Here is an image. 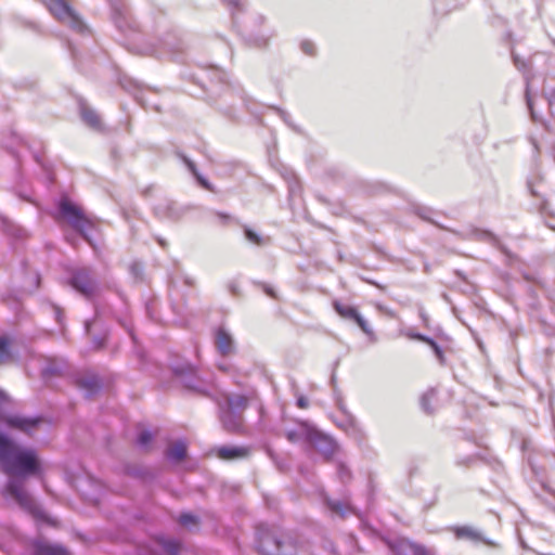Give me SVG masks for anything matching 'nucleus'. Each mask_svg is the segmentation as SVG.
Here are the masks:
<instances>
[{"label":"nucleus","mask_w":555,"mask_h":555,"mask_svg":"<svg viewBox=\"0 0 555 555\" xmlns=\"http://www.w3.org/2000/svg\"><path fill=\"white\" fill-rule=\"evenodd\" d=\"M333 308L341 318L356 322L371 340H374V333L367 321L359 313L357 308L341 304L338 300L333 301Z\"/></svg>","instance_id":"nucleus-11"},{"label":"nucleus","mask_w":555,"mask_h":555,"mask_svg":"<svg viewBox=\"0 0 555 555\" xmlns=\"http://www.w3.org/2000/svg\"><path fill=\"white\" fill-rule=\"evenodd\" d=\"M0 421L10 428L17 429L24 434L30 435L33 430L38 427L41 418L37 416H23L18 414H3L0 416Z\"/></svg>","instance_id":"nucleus-12"},{"label":"nucleus","mask_w":555,"mask_h":555,"mask_svg":"<svg viewBox=\"0 0 555 555\" xmlns=\"http://www.w3.org/2000/svg\"><path fill=\"white\" fill-rule=\"evenodd\" d=\"M172 373L185 389L198 396L210 397L211 384L199 376L192 364H177L172 366Z\"/></svg>","instance_id":"nucleus-4"},{"label":"nucleus","mask_w":555,"mask_h":555,"mask_svg":"<svg viewBox=\"0 0 555 555\" xmlns=\"http://www.w3.org/2000/svg\"><path fill=\"white\" fill-rule=\"evenodd\" d=\"M156 240H157L158 244H159L162 247H166V246H167V242H166L164 238H162V237H157Z\"/></svg>","instance_id":"nucleus-60"},{"label":"nucleus","mask_w":555,"mask_h":555,"mask_svg":"<svg viewBox=\"0 0 555 555\" xmlns=\"http://www.w3.org/2000/svg\"><path fill=\"white\" fill-rule=\"evenodd\" d=\"M428 346L433 349V351H434L436 358L438 359V361L440 362V364H444V354H443L441 347L437 344V341L431 338V340H429V343H428Z\"/></svg>","instance_id":"nucleus-39"},{"label":"nucleus","mask_w":555,"mask_h":555,"mask_svg":"<svg viewBox=\"0 0 555 555\" xmlns=\"http://www.w3.org/2000/svg\"><path fill=\"white\" fill-rule=\"evenodd\" d=\"M230 291L233 295H236L238 292L237 286L234 283L230 285Z\"/></svg>","instance_id":"nucleus-58"},{"label":"nucleus","mask_w":555,"mask_h":555,"mask_svg":"<svg viewBox=\"0 0 555 555\" xmlns=\"http://www.w3.org/2000/svg\"><path fill=\"white\" fill-rule=\"evenodd\" d=\"M121 86L132 91L131 88L133 87V95L134 99L145 108H153L156 112H159V105L151 103L146 96V93H150L151 91L149 89H143L137 81H133L131 79H128L126 81H121Z\"/></svg>","instance_id":"nucleus-19"},{"label":"nucleus","mask_w":555,"mask_h":555,"mask_svg":"<svg viewBox=\"0 0 555 555\" xmlns=\"http://www.w3.org/2000/svg\"><path fill=\"white\" fill-rule=\"evenodd\" d=\"M85 332L86 334H89L90 330H91V325H92V321L91 320H86L85 323Z\"/></svg>","instance_id":"nucleus-54"},{"label":"nucleus","mask_w":555,"mask_h":555,"mask_svg":"<svg viewBox=\"0 0 555 555\" xmlns=\"http://www.w3.org/2000/svg\"><path fill=\"white\" fill-rule=\"evenodd\" d=\"M296 404H297V406H298V408H300V409H306V408H308V405H309V401H308V399H307L306 397H304V396H299V397L297 398Z\"/></svg>","instance_id":"nucleus-48"},{"label":"nucleus","mask_w":555,"mask_h":555,"mask_svg":"<svg viewBox=\"0 0 555 555\" xmlns=\"http://www.w3.org/2000/svg\"><path fill=\"white\" fill-rule=\"evenodd\" d=\"M166 456L170 461L181 462L186 457V444L178 441L166 450Z\"/></svg>","instance_id":"nucleus-28"},{"label":"nucleus","mask_w":555,"mask_h":555,"mask_svg":"<svg viewBox=\"0 0 555 555\" xmlns=\"http://www.w3.org/2000/svg\"><path fill=\"white\" fill-rule=\"evenodd\" d=\"M525 81H526V91H525L526 103H527V106L530 112L532 120H538L539 118L533 108V101H532L531 91H530L531 78L528 74H525Z\"/></svg>","instance_id":"nucleus-32"},{"label":"nucleus","mask_w":555,"mask_h":555,"mask_svg":"<svg viewBox=\"0 0 555 555\" xmlns=\"http://www.w3.org/2000/svg\"><path fill=\"white\" fill-rule=\"evenodd\" d=\"M0 465L10 477L5 491L16 503L33 515L40 514V507L25 490V479L42 472V464L34 448L17 444L10 437L0 438Z\"/></svg>","instance_id":"nucleus-1"},{"label":"nucleus","mask_w":555,"mask_h":555,"mask_svg":"<svg viewBox=\"0 0 555 555\" xmlns=\"http://www.w3.org/2000/svg\"><path fill=\"white\" fill-rule=\"evenodd\" d=\"M256 545L263 555H298L295 537L266 525L256 528Z\"/></svg>","instance_id":"nucleus-2"},{"label":"nucleus","mask_w":555,"mask_h":555,"mask_svg":"<svg viewBox=\"0 0 555 555\" xmlns=\"http://www.w3.org/2000/svg\"><path fill=\"white\" fill-rule=\"evenodd\" d=\"M80 116L82 120L92 129L100 130L101 129V118L98 113L89 107L87 104H80Z\"/></svg>","instance_id":"nucleus-26"},{"label":"nucleus","mask_w":555,"mask_h":555,"mask_svg":"<svg viewBox=\"0 0 555 555\" xmlns=\"http://www.w3.org/2000/svg\"><path fill=\"white\" fill-rule=\"evenodd\" d=\"M217 216L222 220L223 223L233 219L230 215L224 212H217Z\"/></svg>","instance_id":"nucleus-53"},{"label":"nucleus","mask_w":555,"mask_h":555,"mask_svg":"<svg viewBox=\"0 0 555 555\" xmlns=\"http://www.w3.org/2000/svg\"><path fill=\"white\" fill-rule=\"evenodd\" d=\"M31 550L33 555H69L64 546L39 540L31 543Z\"/></svg>","instance_id":"nucleus-20"},{"label":"nucleus","mask_w":555,"mask_h":555,"mask_svg":"<svg viewBox=\"0 0 555 555\" xmlns=\"http://www.w3.org/2000/svg\"><path fill=\"white\" fill-rule=\"evenodd\" d=\"M451 531L457 540H467L475 543L482 542L487 545H494L492 541L486 539L479 530L472 526H455L451 528Z\"/></svg>","instance_id":"nucleus-16"},{"label":"nucleus","mask_w":555,"mask_h":555,"mask_svg":"<svg viewBox=\"0 0 555 555\" xmlns=\"http://www.w3.org/2000/svg\"><path fill=\"white\" fill-rule=\"evenodd\" d=\"M214 344L222 357H228L235 352V343L232 334L223 326H218L214 331Z\"/></svg>","instance_id":"nucleus-13"},{"label":"nucleus","mask_w":555,"mask_h":555,"mask_svg":"<svg viewBox=\"0 0 555 555\" xmlns=\"http://www.w3.org/2000/svg\"><path fill=\"white\" fill-rule=\"evenodd\" d=\"M269 108H271V109L275 111V112H276V114L280 116V118H281V119H282L286 125H288L289 127H292V128H294V129H295V127L293 126L292 120H291V119H292V117H291V115H289L286 111H284V109H282V108H280V107H276V106H269Z\"/></svg>","instance_id":"nucleus-41"},{"label":"nucleus","mask_w":555,"mask_h":555,"mask_svg":"<svg viewBox=\"0 0 555 555\" xmlns=\"http://www.w3.org/2000/svg\"><path fill=\"white\" fill-rule=\"evenodd\" d=\"M255 21L258 25H262L264 23V17L262 15H258Z\"/></svg>","instance_id":"nucleus-57"},{"label":"nucleus","mask_w":555,"mask_h":555,"mask_svg":"<svg viewBox=\"0 0 555 555\" xmlns=\"http://www.w3.org/2000/svg\"><path fill=\"white\" fill-rule=\"evenodd\" d=\"M243 232H244L245 238L249 243H251L256 246H264L270 243L269 236H264V235L257 233L254 229L249 228L246 224L243 225Z\"/></svg>","instance_id":"nucleus-29"},{"label":"nucleus","mask_w":555,"mask_h":555,"mask_svg":"<svg viewBox=\"0 0 555 555\" xmlns=\"http://www.w3.org/2000/svg\"><path fill=\"white\" fill-rule=\"evenodd\" d=\"M416 215L420 216L423 220H426L430 223L437 224L438 223L431 218V215L434 214L430 208L427 207H417L415 210Z\"/></svg>","instance_id":"nucleus-38"},{"label":"nucleus","mask_w":555,"mask_h":555,"mask_svg":"<svg viewBox=\"0 0 555 555\" xmlns=\"http://www.w3.org/2000/svg\"><path fill=\"white\" fill-rule=\"evenodd\" d=\"M157 546L167 555H179L182 544L172 538L158 537L155 540Z\"/></svg>","instance_id":"nucleus-25"},{"label":"nucleus","mask_w":555,"mask_h":555,"mask_svg":"<svg viewBox=\"0 0 555 555\" xmlns=\"http://www.w3.org/2000/svg\"><path fill=\"white\" fill-rule=\"evenodd\" d=\"M543 182V176L540 172H535L531 176H529L526 180V188L528 193L540 201L539 204V211L541 214L545 212L547 210L548 202L543 192L541 191Z\"/></svg>","instance_id":"nucleus-15"},{"label":"nucleus","mask_w":555,"mask_h":555,"mask_svg":"<svg viewBox=\"0 0 555 555\" xmlns=\"http://www.w3.org/2000/svg\"><path fill=\"white\" fill-rule=\"evenodd\" d=\"M224 114L228 115L231 118L234 117V113H233L232 108H229L228 111H225Z\"/></svg>","instance_id":"nucleus-61"},{"label":"nucleus","mask_w":555,"mask_h":555,"mask_svg":"<svg viewBox=\"0 0 555 555\" xmlns=\"http://www.w3.org/2000/svg\"><path fill=\"white\" fill-rule=\"evenodd\" d=\"M482 235L490 236V234L488 232H482Z\"/></svg>","instance_id":"nucleus-64"},{"label":"nucleus","mask_w":555,"mask_h":555,"mask_svg":"<svg viewBox=\"0 0 555 555\" xmlns=\"http://www.w3.org/2000/svg\"><path fill=\"white\" fill-rule=\"evenodd\" d=\"M222 1L232 11L233 15L236 12L243 11L247 5V0H222Z\"/></svg>","instance_id":"nucleus-35"},{"label":"nucleus","mask_w":555,"mask_h":555,"mask_svg":"<svg viewBox=\"0 0 555 555\" xmlns=\"http://www.w3.org/2000/svg\"><path fill=\"white\" fill-rule=\"evenodd\" d=\"M129 271L135 280H142L144 268L141 262L133 261L129 267Z\"/></svg>","instance_id":"nucleus-37"},{"label":"nucleus","mask_w":555,"mask_h":555,"mask_svg":"<svg viewBox=\"0 0 555 555\" xmlns=\"http://www.w3.org/2000/svg\"><path fill=\"white\" fill-rule=\"evenodd\" d=\"M300 49L301 51L306 54V55H309V56H313L315 55V46L312 41L310 40H302L301 43H300Z\"/></svg>","instance_id":"nucleus-40"},{"label":"nucleus","mask_w":555,"mask_h":555,"mask_svg":"<svg viewBox=\"0 0 555 555\" xmlns=\"http://www.w3.org/2000/svg\"><path fill=\"white\" fill-rule=\"evenodd\" d=\"M47 5L59 21L66 23L72 29L80 34L87 31V26L66 0H48Z\"/></svg>","instance_id":"nucleus-7"},{"label":"nucleus","mask_w":555,"mask_h":555,"mask_svg":"<svg viewBox=\"0 0 555 555\" xmlns=\"http://www.w3.org/2000/svg\"><path fill=\"white\" fill-rule=\"evenodd\" d=\"M513 61H514V65L519 69V70H524L525 67H526V62L525 60L520 59L519 56L515 55L513 53Z\"/></svg>","instance_id":"nucleus-46"},{"label":"nucleus","mask_w":555,"mask_h":555,"mask_svg":"<svg viewBox=\"0 0 555 555\" xmlns=\"http://www.w3.org/2000/svg\"><path fill=\"white\" fill-rule=\"evenodd\" d=\"M36 282H37V286H39V283H40V276L39 274L36 275Z\"/></svg>","instance_id":"nucleus-62"},{"label":"nucleus","mask_w":555,"mask_h":555,"mask_svg":"<svg viewBox=\"0 0 555 555\" xmlns=\"http://www.w3.org/2000/svg\"><path fill=\"white\" fill-rule=\"evenodd\" d=\"M59 216L66 220L72 228L87 238L86 230L90 222L82 209L67 197H62L57 204Z\"/></svg>","instance_id":"nucleus-5"},{"label":"nucleus","mask_w":555,"mask_h":555,"mask_svg":"<svg viewBox=\"0 0 555 555\" xmlns=\"http://www.w3.org/2000/svg\"><path fill=\"white\" fill-rule=\"evenodd\" d=\"M264 292H266V294H267V295H269L270 297L275 298V293H274V291H273L271 287L266 286V287H264Z\"/></svg>","instance_id":"nucleus-56"},{"label":"nucleus","mask_w":555,"mask_h":555,"mask_svg":"<svg viewBox=\"0 0 555 555\" xmlns=\"http://www.w3.org/2000/svg\"><path fill=\"white\" fill-rule=\"evenodd\" d=\"M152 440H153L152 433L149 430H143L139 434V436L137 438V444L140 448L144 449L151 443Z\"/></svg>","instance_id":"nucleus-36"},{"label":"nucleus","mask_w":555,"mask_h":555,"mask_svg":"<svg viewBox=\"0 0 555 555\" xmlns=\"http://www.w3.org/2000/svg\"><path fill=\"white\" fill-rule=\"evenodd\" d=\"M179 158L186 166L196 182L205 190L215 192L214 185L198 171L195 163L183 153H178Z\"/></svg>","instance_id":"nucleus-21"},{"label":"nucleus","mask_w":555,"mask_h":555,"mask_svg":"<svg viewBox=\"0 0 555 555\" xmlns=\"http://www.w3.org/2000/svg\"><path fill=\"white\" fill-rule=\"evenodd\" d=\"M281 175L287 183L289 201H293L301 193L300 182L294 171L287 167L282 168Z\"/></svg>","instance_id":"nucleus-24"},{"label":"nucleus","mask_w":555,"mask_h":555,"mask_svg":"<svg viewBox=\"0 0 555 555\" xmlns=\"http://www.w3.org/2000/svg\"><path fill=\"white\" fill-rule=\"evenodd\" d=\"M336 468L338 478L340 479L341 482L345 483L351 479V472L344 462L338 461L336 464Z\"/></svg>","instance_id":"nucleus-33"},{"label":"nucleus","mask_w":555,"mask_h":555,"mask_svg":"<svg viewBox=\"0 0 555 555\" xmlns=\"http://www.w3.org/2000/svg\"><path fill=\"white\" fill-rule=\"evenodd\" d=\"M319 453L322 454L325 461H331L338 452V443L328 435L320 431L315 427L311 433L308 441Z\"/></svg>","instance_id":"nucleus-9"},{"label":"nucleus","mask_w":555,"mask_h":555,"mask_svg":"<svg viewBox=\"0 0 555 555\" xmlns=\"http://www.w3.org/2000/svg\"><path fill=\"white\" fill-rule=\"evenodd\" d=\"M229 93H230V90H227V91L224 92V96H225V98H227V96H229Z\"/></svg>","instance_id":"nucleus-63"},{"label":"nucleus","mask_w":555,"mask_h":555,"mask_svg":"<svg viewBox=\"0 0 555 555\" xmlns=\"http://www.w3.org/2000/svg\"><path fill=\"white\" fill-rule=\"evenodd\" d=\"M478 460L477 455H467L456 460V464L461 466H470Z\"/></svg>","instance_id":"nucleus-44"},{"label":"nucleus","mask_w":555,"mask_h":555,"mask_svg":"<svg viewBox=\"0 0 555 555\" xmlns=\"http://www.w3.org/2000/svg\"><path fill=\"white\" fill-rule=\"evenodd\" d=\"M400 555H428L427 551L424 546L412 543V542H402L399 546Z\"/></svg>","instance_id":"nucleus-30"},{"label":"nucleus","mask_w":555,"mask_h":555,"mask_svg":"<svg viewBox=\"0 0 555 555\" xmlns=\"http://www.w3.org/2000/svg\"><path fill=\"white\" fill-rule=\"evenodd\" d=\"M240 100L242 104L246 107L248 112H250L253 115L258 116L260 114L259 112V105L256 104L250 98L246 96L244 93L240 95Z\"/></svg>","instance_id":"nucleus-34"},{"label":"nucleus","mask_w":555,"mask_h":555,"mask_svg":"<svg viewBox=\"0 0 555 555\" xmlns=\"http://www.w3.org/2000/svg\"><path fill=\"white\" fill-rule=\"evenodd\" d=\"M154 212L155 216L159 219L177 221L184 216V214L186 212V208L179 206L173 201L164 199L155 206Z\"/></svg>","instance_id":"nucleus-14"},{"label":"nucleus","mask_w":555,"mask_h":555,"mask_svg":"<svg viewBox=\"0 0 555 555\" xmlns=\"http://www.w3.org/2000/svg\"><path fill=\"white\" fill-rule=\"evenodd\" d=\"M179 522L183 526L195 525L197 522V518L191 513H182L179 516Z\"/></svg>","instance_id":"nucleus-42"},{"label":"nucleus","mask_w":555,"mask_h":555,"mask_svg":"<svg viewBox=\"0 0 555 555\" xmlns=\"http://www.w3.org/2000/svg\"><path fill=\"white\" fill-rule=\"evenodd\" d=\"M54 308V311H55V319L57 321L59 324H62L63 322V312L61 310V308L56 307V306H53Z\"/></svg>","instance_id":"nucleus-51"},{"label":"nucleus","mask_w":555,"mask_h":555,"mask_svg":"<svg viewBox=\"0 0 555 555\" xmlns=\"http://www.w3.org/2000/svg\"><path fill=\"white\" fill-rule=\"evenodd\" d=\"M185 49V42L175 33H168L157 44H151L142 53L157 57L171 56L178 60Z\"/></svg>","instance_id":"nucleus-6"},{"label":"nucleus","mask_w":555,"mask_h":555,"mask_svg":"<svg viewBox=\"0 0 555 555\" xmlns=\"http://www.w3.org/2000/svg\"><path fill=\"white\" fill-rule=\"evenodd\" d=\"M217 402L223 428L229 433H238L243 427V415L248 406L247 397L242 393L225 392Z\"/></svg>","instance_id":"nucleus-3"},{"label":"nucleus","mask_w":555,"mask_h":555,"mask_svg":"<svg viewBox=\"0 0 555 555\" xmlns=\"http://www.w3.org/2000/svg\"><path fill=\"white\" fill-rule=\"evenodd\" d=\"M249 454V449L238 446H222L217 449V455L224 461L244 459Z\"/></svg>","instance_id":"nucleus-23"},{"label":"nucleus","mask_w":555,"mask_h":555,"mask_svg":"<svg viewBox=\"0 0 555 555\" xmlns=\"http://www.w3.org/2000/svg\"><path fill=\"white\" fill-rule=\"evenodd\" d=\"M324 503L330 511L336 513L343 518L346 516L347 513H354V509L350 505L341 501L332 500L328 496L324 498Z\"/></svg>","instance_id":"nucleus-27"},{"label":"nucleus","mask_w":555,"mask_h":555,"mask_svg":"<svg viewBox=\"0 0 555 555\" xmlns=\"http://www.w3.org/2000/svg\"><path fill=\"white\" fill-rule=\"evenodd\" d=\"M121 326L129 333L133 341H135V335L132 331L131 325L128 322L120 321Z\"/></svg>","instance_id":"nucleus-49"},{"label":"nucleus","mask_w":555,"mask_h":555,"mask_svg":"<svg viewBox=\"0 0 555 555\" xmlns=\"http://www.w3.org/2000/svg\"><path fill=\"white\" fill-rule=\"evenodd\" d=\"M108 2L116 27L124 34L134 33L137 30V23L130 16L122 0H108Z\"/></svg>","instance_id":"nucleus-10"},{"label":"nucleus","mask_w":555,"mask_h":555,"mask_svg":"<svg viewBox=\"0 0 555 555\" xmlns=\"http://www.w3.org/2000/svg\"><path fill=\"white\" fill-rule=\"evenodd\" d=\"M44 372L48 374H51V375H55V374H59L61 372V370L54 365H48L44 369Z\"/></svg>","instance_id":"nucleus-52"},{"label":"nucleus","mask_w":555,"mask_h":555,"mask_svg":"<svg viewBox=\"0 0 555 555\" xmlns=\"http://www.w3.org/2000/svg\"><path fill=\"white\" fill-rule=\"evenodd\" d=\"M436 398V391L434 389H429L426 391L421 398V406L422 410L427 414H433L435 409L431 405V401Z\"/></svg>","instance_id":"nucleus-31"},{"label":"nucleus","mask_w":555,"mask_h":555,"mask_svg":"<svg viewBox=\"0 0 555 555\" xmlns=\"http://www.w3.org/2000/svg\"><path fill=\"white\" fill-rule=\"evenodd\" d=\"M129 474H131L133 476H142L141 469H131V470H129Z\"/></svg>","instance_id":"nucleus-59"},{"label":"nucleus","mask_w":555,"mask_h":555,"mask_svg":"<svg viewBox=\"0 0 555 555\" xmlns=\"http://www.w3.org/2000/svg\"><path fill=\"white\" fill-rule=\"evenodd\" d=\"M545 96L547 98L550 104L555 102V88L550 90H544Z\"/></svg>","instance_id":"nucleus-50"},{"label":"nucleus","mask_w":555,"mask_h":555,"mask_svg":"<svg viewBox=\"0 0 555 555\" xmlns=\"http://www.w3.org/2000/svg\"><path fill=\"white\" fill-rule=\"evenodd\" d=\"M9 357V341L4 337H0V361Z\"/></svg>","instance_id":"nucleus-43"},{"label":"nucleus","mask_w":555,"mask_h":555,"mask_svg":"<svg viewBox=\"0 0 555 555\" xmlns=\"http://www.w3.org/2000/svg\"><path fill=\"white\" fill-rule=\"evenodd\" d=\"M410 337L413 338V339H417L420 341H423V343H425L427 345H428L429 340H431V337H428V336H426L424 334H421V333L411 334Z\"/></svg>","instance_id":"nucleus-47"},{"label":"nucleus","mask_w":555,"mask_h":555,"mask_svg":"<svg viewBox=\"0 0 555 555\" xmlns=\"http://www.w3.org/2000/svg\"><path fill=\"white\" fill-rule=\"evenodd\" d=\"M313 427L308 422H300L295 429L286 430L285 437L289 442L309 441Z\"/></svg>","instance_id":"nucleus-22"},{"label":"nucleus","mask_w":555,"mask_h":555,"mask_svg":"<svg viewBox=\"0 0 555 555\" xmlns=\"http://www.w3.org/2000/svg\"><path fill=\"white\" fill-rule=\"evenodd\" d=\"M106 336H94L92 338V345L94 349L100 350L105 346Z\"/></svg>","instance_id":"nucleus-45"},{"label":"nucleus","mask_w":555,"mask_h":555,"mask_svg":"<svg viewBox=\"0 0 555 555\" xmlns=\"http://www.w3.org/2000/svg\"><path fill=\"white\" fill-rule=\"evenodd\" d=\"M69 284L87 299H91L99 288V284L90 268H80L75 270L72 273Z\"/></svg>","instance_id":"nucleus-8"},{"label":"nucleus","mask_w":555,"mask_h":555,"mask_svg":"<svg viewBox=\"0 0 555 555\" xmlns=\"http://www.w3.org/2000/svg\"><path fill=\"white\" fill-rule=\"evenodd\" d=\"M74 384L79 390L85 392L86 398L93 397L102 387L101 379L96 375L77 376L74 379Z\"/></svg>","instance_id":"nucleus-17"},{"label":"nucleus","mask_w":555,"mask_h":555,"mask_svg":"<svg viewBox=\"0 0 555 555\" xmlns=\"http://www.w3.org/2000/svg\"><path fill=\"white\" fill-rule=\"evenodd\" d=\"M196 80L203 89H208L207 83H224L225 73L214 66L202 68L201 73L196 76Z\"/></svg>","instance_id":"nucleus-18"},{"label":"nucleus","mask_w":555,"mask_h":555,"mask_svg":"<svg viewBox=\"0 0 555 555\" xmlns=\"http://www.w3.org/2000/svg\"><path fill=\"white\" fill-rule=\"evenodd\" d=\"M336 403H337L338 409H339L343 413H347L346 406H345V404H344V402H343V400H341V399H339Z\"/></svg>","instance_id":"nucleus-55"}]
</instances>
